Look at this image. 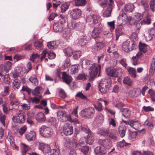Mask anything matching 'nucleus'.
Listing matches in <instances>:
<instances>
[{"label":"nucleus","mask_w":155,"mask_h":155,"mask_svg":"<svg viewBox=\"0 0 155 155\" xmlns=\"http://www.w3.org/2000/svg\"><path fill=\"white\" fill-rule=\"evenodd\" d=\"M83 67H86L89 68V74L90 76V81H93L94 78L98 74L99 76L101 69L100 64H98L97 66L95 63L87 59L83 60L82 63Z\"/></svg>","instance_id":"nucleus-1"},{"label":"nucleus","mask_w":155,"mask_h":155,"mask_svg":"<svg viewBox=\"0 0 155 155\" xmlns=\"http://www.w3.org/2000/svg\"><path fill=\"white\" fill-rule=\"evenodd\" d=\"M147 45L141 42H140L139 44V47L140 50L141 51L139 52L136 56H133L131 59V62L134 65H136L138 64L137 59L142 56L143 54L142 51L143 53H145L147 51Z\"/></svg>","instance_id":"nucleus-2"},{"label":"nucleus","mask_w":155,"mask_h":155,"mask_svg":"<svg viewBox=\"0 0 155 155\" xmlns=\"http://www.w3.org/2000/svg\"><path fill=\"white\" fill-rule=\"evenodd\" d=\"M95 112V109L93 107H90L82 110L80 114L82 117L85 118H92Z\"/></svg>","instance_id":"nucleus-3"},{"label":"nucleus","mask_w":155,"mask_h":155,"mask_svg":"<svg viewBox=\"0 0 155 155\" xmlns=\"http://www.w3.org/2000/svg\"><path fill=\"white\" fill-rule=\"evenodd\" d=\"M136 44L133 40H127L122 44V48L123 50L127 52L133 50L135 47Z\"/></svg>","instance_id":"nucleus-4"},{"label":"nucleus","mask_w":155,"mask_h":155,"mask_svg":"<svg viewBox=\"0 0 155 155\" xmlns=\"http://www.w3.org/2000/svg\"><path fill=\"white\" fill-rule=\"evenodd\" d=\"M12 120L14 122H16L20 124L24 123L25 120V113L22 110H19L16 115L13 116Z\"/></svg>","instance_id":"nucleus-5"},{"label":"nucleus","mask_w":155,"mask_h":155,"mask_svg":"<svg viewBox=\"0 0 155 155\" xmlns=\"http://www.w3.org/2000/svg\"><path fill=\"white\" fill-rule=\"evenodd\" d=\"M79 129L82 131L88 134L87 136V139L86 140L87 143L90 145L94 141V138L92 134V132L87 127L81 126L79 127Z\"/></svg>","instance_id":"nucleus-6"},{"label":"nucleus","mask_w":155,"mask_h":155,"mask_svg":"<svg viewBox=\"0 0 155 155\" xmlns=\"http://www.w3.org/2000/svg\"><path fill=\"white\" fill-rule=\"evenodd\" d=\"M39 131L41 135L45 137H50L53 134L51 129L45 125L42 126Z\"/></svg>","instance_id":"nucleus-7"},{"label":"nucleus","mask_w":155,"mask_h":155,"mask_svg":"<svg viewBox=\"0 0 155 155\" xmlns=\"http://www.w3.org/2000/svg\"><path fill=\"white\" fill-rule=\"evenodd\" d=\"M82 14V11L80 9L75 8L70 12V17L74 20L79 18Z\"/></svg>","instance_id":"nucleus-8"},{"label":"nucleus","mask_w":155,"mask_h":155,"mask_svg":"<svg viewBox=\"0 0 155 155\" xmlns=\"http://www.w3.org/2000/svg\"><path fill=\"white\" fill-rule=\"evenodd\" d=\"M98 143L107 149H109L112 146V143L110 140L106 138L104 139H100L98 141Z\"/></svg>","instance_id":"nucleus-9"},{"label":"nucleus","mask_w":155,"mask_h":155,"mask_svg":"<svg viewBox=\"0 0 155 155\" xmlns=\"http://www.w3.org/2000/svg\"><path fill=\"white\" fill-rule=\"evenodd\" d=\"M64 134L66 135H70L73 133V128L72 125L69 123H66L64 126Z\"/></svg>","instance_id":"nucleus-10"},{"label":"nucleus","mask_w":155,"mask_h":155,"mask_svg":"<svg viewBox=\"0 0 155 155\" xmlns=\"http://www.w3.org/2000/svg\"><path fill=\"white\" fill-rule=\"evenodd\" d=\"M120 71V70L114 68H108L106 70L107 74L108 76L114 77H117L118 76L119 72Z\"/></svg>","instance_id":"nucleus-11"},{"label":"nucleus","mask_w":155,"mask_h":155,"mask_svg":"<svg viewBox=\"0 0 155 155\" xmlns=\"http://www.w3.org/2000/svg\"><path fill=\"white\" fill-rule=\"evenodd\" d=\"M113 3V1H109V4L108 8L103 14V15L104 17H108L110 16L113 8L112 5Z\"/></svg>","instance_id":"nucleus-12"},{"label":"nucleus","mask_w":155,"mask_h":155,"mask_svg":"<svg viewBox=\"0 0 155 155\" xmlns=\"http://www.w3.org/2000/svg\"><path fill=\"white\" fill-rule=\"evenodd\" d=\"M111 79L109 78H106L102 79L99 84L102 85L103 87L109 88L111 86Z\"/></svg>","instance_id":"nucleus-13"},{"label":"nucleus","mask_w":155,"mask_h":155,"mask_svg":"<svg viewBox=\"0 0 155 155\" xmlns=\"http://www.w3.org/2000/svg\"><path fill=\"white\" fill-rule=\"evenodd\" d=\"M39 149L43 152L48 153L50 151L49 145L43 143H39Z\"/></svg>","instance_id":"nucleus-14"},{"label":"nucleus","mask_w":155,"mask_h":155,"mask_svg":"<svg viewBox=\"0 0 155 155\" xmlns=\"http://www.w3.org/2000/svg\"><path fill=\"white\" fill-rule=\"evenodd\" d=\"M62 79L64 82L68 85L70 84L72 80V77L67 74L65 72H63L62 73Z\"/></svg>","instance_id":"nucleus-15"},{"label":"nucleus","mask_w":155,"mask_h":155,"mask_svg":"<svg viewBox=\"0 0 155 155\" xmlns=\"http://www.w3.org/2000/svg\"><path fill=\"white\" fill-rule=\"evenodd\" d=\"M89 39V36L85 35L81 36L78 39V43L81 46L85 45L88 43Z\"/></svg>","instance_id":"nucleus-16"},{"label":"nucleus","mask_w":155,"mask_h":155,"mask_svg":"<svg viewBox=\"0 0 155 155\" xmlns=\"http://www.w3.org/2000/svg\"><path fill=\"white\" fill-rule=\"evenodd\" d=\"M82 24L80 22H76L71 20L68 23V28L71 29H75L77 28L81 27Z\"/></svg>","instance_id":"nucleus-17"},{"label":"nucleus","mask_w":155,"mask_h":155,"mask_svg":"<svg viewBox=\"0 0 155 155\" xmlns=\"http://www.w3.org/2000/svg\"><path fill=\"white\" fill-rule=\"evenodd\" d=\"M12 62L9 61H7L5 65H1L0 66V69H3L2 70V71L4 72L5 71L6 73L8 72L11 68Z\"/></svg>","instance_id":"nucleus-18"},{"label":"nucleus","mask_w":155,"mask_h":155,"mask_svg":"<svg viewBox=\"0 0 155 155\" xmlns=\"http://www.w3.org/2000/svg\"><path fill=\"white\" fill-rule=\"evenodd\" d=\"M64 25L61 24L60 22L54 23L53 26V29L55 32L62 31L64 28Z\"/></svg>","instance_id":"nucleus-19"},{"label":"nucleus","mask_w":155,"mask_h":155,"mask_svg":"<svg viewBox=\"0 0 155 155\" xmlns=\"http://www.w3.org/2000/svg\"><path fill=\"white\" fill-rule=\"evenodd\" d=\"M25 137L26 139L29 141L34 140L36 137V133L33 131L28 132L25 134Z\"/></svg>","instance_id":"nucleus-20"},{"label":"nucleus","mask_w":155,"mask_h":155,"mask_svg":"<svg viewBox=\"0 0 155 155\" xmlns=\"http://www.w3.org/2000/svg\"><path fill=\"white\" fill-rule=\"evenodd\" d=\"M36 120L38 122H44L46 120V117L44 114L41 112H39L35 116Z\"/></svg>","instance_id":"nucleus-21"},{"label":"nucleus","mask_w":155,"mask_h":155,"mask_svg":"<svg viewBox=\"0 0 155 155\" xmlns=\"http://www.w3.org/2000/svg\"><path fill=\"white\" fill-rule=\"evenodd\" d=\"M120 111L122 113V115L126 118H129L131 115V111L128 108H121Z\"/></svg>","instance_id":"nucleus-22"},{"label":"nucleus","mask_w":155,"mask_h":155,"mask_svg":"<svg viewBox=\"0 0 155 155\" xmlns=\"http://www.w3.org/2000/svg\"><path fill=\"white\" fill-rule=\"evenodd\" d=\"M98 133L104 137L107 136L109 134V129L101 127L100 128Z\"/></svg>","instance_id":"nucleus-23"},{"label":"nucleus","mask_w":155,"mask_h":155,"mask_svg":"<svg viewBox=\"0 0 155 155\" xmlns=\"http://www.w3.org/2000/svg\"><path fill=\"white\" fill-rule=\"evenodd\" d=\"M101 32V30L100 28H95L92 32L91 36L93 38L96 39L99 37Z\"/></svg>","instance_id":"nucleus-24"},{"label":"nucleus","mask_w":155,"mask_h":155,"mask_svg":"<svg viewBox=\"0 0 155 155\" xmlns=\"http://www.w3.org/2000/svg\"><path fill=\"white\" fill-rule=\"evenodd\" d=\"M126 129V127L124 125H120L118 127V131L121 137H123L125 135Z\"/></svg>","instance_id":"nucleus-25"},{"label":"nucleus","mask_w":155,"mask_h":155,"mask_svg":"<svg viewBox=\"0 0 155 155\" xmlns=\"http://www.w3.org/2000/svg\"><path fill=\"white\" fill-rule=\"evenodd\" d=\"M94 151L96 154H105L106 152L105 149L101 147H96L94 150Z\"/></svg>","instance_id":"nucleus-26"},{"label":"nucleus","mask_w":155,"mask_h":155,"mask_svg":"<svg viewBox=\"0 0 155 155\" xmlns=\"http://www.w3.org/2000/svg\"><path fill=\"white\" fill-rule=\"evenodd\" d=\"M155 70V57L153 58L151 63V66L149 71L150 75L152 76Z\"/></svg>","instance_id":"nucleus-27"},{"label":"nucleus","mask_w":155,"mask_h":155,"mask_svg":"<svg viewBox=\"0 0 155 155\" xmlns=\"http://www.w3.org/2000/svg\"><path fill=\"white\" fill-rule=\"evenodd\" d=\"M130 123L131 127L136 130H138L140 127V124L137 121H134L132 120H131V122Z\"/></svg>","instance_id":"nucleus-28"},{"label":"nucleus","mask_w":155,"mask_h":155,"mask_svg":"<svg viewBox=\"0 0 155 155\" xmlns=\"http://www.w3.org/2000/svg\"><path fill=\"white\" fill-rule=\"evenodd\" d=\"M12 86V89L16 90L19 88L20 87V83L18 79H15L13 81Z\"/></svg>","instance_id":"nucleus-29"},{"label":"nucleus","mask_w":155,"mask_h":155,"mask_svg":"<svg viewBox=\"0 0 155 155\" xmlns=\"http://www.w3.org/2000/svg\"><path fill=\"white\" fill-rule=\"evenodd\" d=\"M43 92L42 87L40 86L36 87L32 91L33 95L37 96L39 94H41Z\"/></svg>","instance_id":"nucleus-30"},{"label":"nucleus","mask_w":155,"mask_h":155,"mask_svg":"<svg viewBox=\"0 0 155 155\" xmlns=\"http://www.w3.org/2000/svg\"><path fill=\"white\" fill-rule=\"evenodd\" d=\"M34 46L37 49L39 50L43 49V44L41 41L39 40H36L34 43Z\"/></svg>","instance_id":"nucleus-31"},{"label":"nucleus","mask_w":155,"mask_h":155,"mask_svg":"<svg viewBox=\"0 0 155 155\" xmlns=\"http://www.w3.org/2000/svg\"><path fill=\"white\" fill-rule=\"evenodd\" d=\"M141 25V22L136 21L135 22L134 24L133 25V27L134 28L135 31L136 33L139 32Z\"/></svg>","instance_id":"nucleus-32"},{"label":"nucleus","mask_w":155,"mask_h":155,"mask_svg":"<svg viewBox=\"0 0 155 155\" xmlns=\"http://www.w3.org/2000/svg\"><path fill=\"white\" fill-rule=\"evenodd\" d=\"M134 8V5L132 4H127L124 6V9L125 11L129 12H131Z\"/></svg>","instance_id":"nucleus-33"},{"label":"nucleus","mask_w":155,"mask_h":155,"mask_svg":"<svg viewBox=\"0 0 155 155\" xmlns=\"http://www.w3.org/2000/svg\"><path fill=\"white\" fill-rule=\"evenodd\" d=\"M79 64H76L72 65L71 70V73L72 74H74L78 72L79 68Z\"/></svg>","instance_id":"nucleus-34"},{"label":"nucleus","mask_w":155,"mask_h":155,"mask_svg":"<svg viewBox=\"0 0 155 155\" xmlns=\"http://www.w3.org/2000/svg\"><path fill=\"white\" fill-rule=\"evenodd\" d=\"M29 81L33 84L34 86H36L38 84V80L35 76H32L29 79Z\"/></svg>","instance_id":"nucleus-35"},{"label":"nucleus","mask_w":155,"mask_h":155,"mask_svg":"<svg viewBox=\"0 0 155 155\" xmlns=\"http://www.w3.org/2000/svg\"><path fill=\"white\" fill-rule=\"evenodd\" d=\"M8 140L10 142V145L12 147L13 149L18 150V147L15 144L14 138L12 137H9L8 139Z\"/></svg>","instance_id":"nucleus-36"},{"label":"nucleus","mask_w":155,"mask_h":155,"mask_svg":"<svg viewBox=\"0 0 155 155\" xmlns=\"http://www.w3.org/2000/svg\"><path fill=\"white\" fill-rule=\"evenodd\" d=\"M63 51L64 53L68 56H71L73 53L72 50L70 47H68L64 49Z\"/></svg>","instance_id":"nucleus-37"},{"label":"nucleus","mask_w":155,"mask_h":155,"mask_svg":"<svg viewBox=\"0 0 155 155\" xmlns=\"http://www.w3.org/2000/svg\"><path fill=\"white\" fill-rule=\"evenodd\" d=\"M104 46V44L102 42H98L94 45V48L95 51L100 50Z\"/></svg>","instance_id":"nucleus-38"},{"label":"nucleus","mask_w":155,"mask_h":155,"mask_svg":"<svg viewBox=\"0 0 155 155\" xmlns=\"http://www.w3.org/2000/svg\"><path fill=\"white\" fill-rule=\"evenodd\" d=\"M127 71L129 74L133 78H135L136 76V74L135 70L131 67H129L127 69Z\"/></svg>","instance_id":"nucleus-39"},{"label":"nucleus","mask_w":155,"mask_h":155,"mask_svg":"<svg viewBox=\"0 0 155 155\" xmlns=\"http://www.w3.org/2000/svg\"><path fill=\"white\" fill-rule=\"evenodd\" d=\"M129 96L131 98L137 97L138 96V94H137V91L136 89H133L130 90L128 92Z\"/></svg>","instance_id":"nucleus-40"},{"label":"nucleus","mask_w":155,"mask_h":155,"mask_svg":"<svg viewBox=\"0 0 155 155\" xmlns=\"http://www.w3.org/2000/svg\"><path fill=\"white\" fill-rule=\"evenodd\" d=\"M69 3L66 2L63 4L61 6V10L62 12H65L69 8Z\"/></svg>","instance_id":"nucleus-41"},{"label":"nucleus","mask_w":155,"mask_h":155,"mask_svg":"<svg viewBox=\"0 0 155 155\" xmlns=\"http://www.w3.org/2000/svg\"><path fill=\"white\" fill-rule=\"evenodd\" d=\"M81 52L80 51H75L73 52L72 54L73 58L75 59H77L80 57L81 55Z\"/></svg>","instance_id":"nucleus-42"},{"label":"nucleus","mask_w":155,"mask_h":155,"mask_svg":"<svg viewBox=\"0 0 155 155\" xmlns=\"http://www.w3.org/2000/svg\"><path fill=\"white\" fill-rule=\"evenodd\" d=\"M123 82L124 84L129 86L131 85L132 83V80L129 76H127L124 78Z\"/></svg>","instance_id":"nucleus-43"},{"label":"nucleus","mask_w":155,"mask_h":155,"mask_svg":"<svg viewBox=\"0 0 155 155\" xmlns=\"http://www.w3.org/2000/svg\"><path fill=\"white\" fill-rule=\"evenodd\" d=\"M86 1H75V6H83L85 5Z\"/></svg>","instance_id":"nucleus-44"},{"label":"nucleus","mask_w":155,"mask_h":155,"mask_svg":"<svg viewBox=\"0 0 155 155\" xmlns=\"http://www.w3.org/2000/svg\"><path fill=\"white\" fill-rule=\"evenodd\" d=\"M93 17L92 22L94 24H97L100 21V18L98 15H94Z\"/></svg>","instance_id":"nucleus-45"},{"label":"nucleus","mask_w":155,"mask_h":155,"mask_svg":"<svg viewBox=\"0 0 155 155\" xmlns=\"http://www.w3.org/2000/svg\"><path fill=\"white\" fill-rule=\"evenodd\" d=\"M59 20L58 22H60L61 24L64 25V23L66 22V18L65 16L63 15H60L59 17Z\"/></svg>","instance_id":"nucleus-46"},{"label":"nucleus","mask_w":155,"mask_h":155,"mask_svg":"<svg viewBox=\"0 0 155 155\" xmlns=\"http://www.w3.org/2000/svg\"><path fill=\"white\" fill-rule=\"evenodd\" d=\"M99 90L103 94H106L107 93V90L109 89V88L107 87H103L102 85L99 84Z\"/></svg>","instance_id":"nucleus-47"},{"label":"nucleus","mask_w":155,"mask_h":155,"mask_svg":"<svg viewBox=\"0 0 155 155\" xmlns=\"http://www.w3.org/2000/svg\"><path fill=\"white\" fill-rule=\"evenodd\" d=\"M130 143H128L125 142L124 140H123L122 141H120L117 143V145L118 147H122L124 146H127Z\"/></svg>","instance_id":"nucleus-48"},{"label":"nucleus","mask_w":155,"mask_h":155,"mask_svg":"<svg viewBox=\"0 0 155 155\" xmlns=\"http://www.w3.org/2000/svg\"><path fill=\"white\" fill-rule=\"evenodd\" d=\"M21 147L23 148L22 155H25L27 151L28 150V146L25 144L22 143Z\"/></svg>","instance_id":"nucleus-49"},{"label":"nucleus","mask_w":155,"mask_h":155,"mask_svg":"<svg viewBox=\"0 0 155 155\" xmlns=\"http://www.w3.org/2000/svg\"><path fill=\"white\" fill-rule=\"evenodd\" d=\"M148 92L151 97V99L153 101H155V91L152 89H149Z\"/></svg>","instance_id":"nucleus-50"},{"label":"nucleus","mask_w":155,"mask_h":155,"mask_svg":"<svg viewBox=\"0 0 155 155\" xmlns=\"http://www.w3.org/2000/svg\"><path fill=\"white\" fill-rule=\"evenodd\" d=\"M94 107L95 109L99 111H101L103 110L102 104L100 102H98L97 104L94 105Z\"/></svg>","instance_id":"nucleus-51"},{"label":"nucleus","mask_w":155,"mask_h":155,"mask_svg":"<svg viewBox=\"0 0 155 155\" xmlns=\"http://www.w3.org/2000/svg\"><path fill=\"white\" fill-rule=\"evenodd\" d=\"M122 30L121 29H116L115 30V35L116 36V40H118V38L122 34Z\"/></svg>","instance_id":"nucleus-52"},{"label":"nucleus","mask_w":155,"mask_h":155,"mask_svg":"<svg viewBox=\"0 0 155 155\" xmlns=\"http://www.w3.org/2000/svg\"><path fill=\"white\" fill-rule=\"evenodd\" d=\"M6 116L5 115H3L2 114H0V121L1 122L4 127H5V121L6 120Z\"/></svg>","instance_id":"nucleus-53"},{"label":"nucleus","mask_w":155,"mask_h":155,"mask_svg":"<svg viewBox=\"0 0 155 155\" xmlns=\"http://www.w3.org/2000/svg\"><path fill=\"white\" fill-rule=\"evenodd\" d=\"M28 101L29 103L35 102L36 104H38L39 102L40 99L36 97H34L33 98L31 97H30L28 99Z\"/></svg>","instance_id":"nucleus-54"},{"label":"nucleus","mask_w":155,"mask_h":155,"mask_svg":"<svg viewBox=\"0 0 155 155\" xmlns=\"http://www.w3.org/2000/svg\"><path fill=\"white\" fill-rule=\"evenodd\" d=\"M116 133V132H115V133H113L112 132H110L109 134V137L114 141L116 140L117 138V134Z\"/></svg>","instance_id":"nucleus-55"},{"label":"nucleus","mask_w":155,"mask_h":155,"mask_svg":"<svg viewBox=\"0 0 155 155\" xmlns=\"http://www.w3.org/2000/svg\"><path fill=\"white\" fill-rule=\"evenodd\" d=\"M89 150V147L87 146H83L81 148V151L85 155L87 154Z\"/></svg>","instance_id":"nucleus-56"},{"label":"nucleus","mask_w":155,"mask_h":155,"mask_svg":"<svg viewBox=\"0 0 155 155\" xmlns=\"http://www.w3.org/2000/svg\"><path fill=\"white\" fill-rule=\"evenodd\" d=\"M48 121L49 123H50V124L51 125H55L57 123V120L54 117H50Z\"/></svg>","instance_id":"nucleus-57"},{"label":"nucleus","mask_w":155,"mask_h":155,"mask_svg":"<svg viewBox=\"0 0 155 155\" xmlns=\"http://www.w3.org/2000/svg\"><path fill=\"white\" fill-rule=\"evenodd\" d=\"M109 124L110 125H111L114 127H115L116 126V124L115 120L113 118H109Z\"/></svg>","instance_id":"nucleus-58"},{"label":"nucleus","mask_w":155,"mask_h":155,"mask_svg":"<svg viewBox=\"0 0 155 155\" xmlns=\"http://www.w3.org/2000/svg\"><path fill=\"white\" fill-rule=\"evenodd\" d=\"M135 16L136 19L137 20L136 21H139L141 20L143 18V15L140 13H136L135 14Z\"/></svg>","instance_id":"nucleus-59"},{"label":"nucleus","mask_w":155,"mask_h":155,"mask_svg":"<svg viewBox=\"0 0 155 155\" xmlns=\"http://www.w3.org/2000/svg\"><path fill=\"white\" fill-rule=\"evenodd\" d=\"M76 97L81 98L82 99H87V98L86 96L84 95L81 92H78L76 95Z\"/></svg>","instance_id":"nucleus-60"},{"label":"nucleus","mask_w":155,"mask_h":155,"mask_svg":"<svg viewBox=\"0 0 155 155\" xmlns=\"http://www.w3.org/2000/svg\"><path fill=\"white\" fill-rule=\"evenodd\" d=\"M143 110L146 112L150 111H153L154 110V108L151 107L150 106H148L147 107L144 106L143 107Z\"/></svg>","instance_id":"nucleus-61"},{"label":"nucleus","mask_w":155,"mask_h":155,"mask_svg":"<svg viewBox=\"0 0 155 155\" xmlns=\"http://www.w3.org/2000/svg\"><path fill=\"white\" fill-rule=\"evenodd\" d=\"M60 96L63 98H65L66 97V94L64 91L63 89H61L59 91Z\"/></svg>","instance_id":"nucleus-62"},{"label":"nucleus","mask_w":155,"mask_h":155,"mask_svg":"<svg viewBox=\"0 0 155 155\" xmlns=\"http://www.w3.org/2000/svg\"><path fill=\"white\" fill-rule=\"evenodd\" d=\"M4 76L3 81L6 83H8L10 82V78L8 74L5 75Z\"/></svg>","instance_id":"nucleus-63"},{"label":"nucleus","mask_w":155,"mask_h":155,"mask_svg":"<svg viewBox=\"0 0 155 155\" xmlns=\"http://www.w3.org/2000/svg\"><path fill=\"white\" fill-rule=\"evenodd\" d=\"M150 8L152 11L155 10V1H150Z\"/></svg>","instance_id":"nucleus-64"}]
</instances>
